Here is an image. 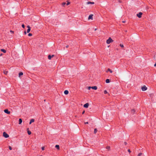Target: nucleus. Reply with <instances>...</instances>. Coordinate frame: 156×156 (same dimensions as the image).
<instances>
[{
	"mask_svg": "<svg viewBox=\"0 0 156 156\" xmlns=\"http://www.w3.org/2000/svg\"><path fill=\"white\" fill-rule=\"evenodd\" d=\"M124 144L125 145H126L127 144V143L126 142H124Z\"/></svg>",
	"mask_w": 156,
	"mask_h": 156,
	"instance_id": "nucleus-42",
	"label": "nucleus"
},
{
	"mask_svg": "<svg viewBox=\"0 0 156 156\" xmlns=\"http://www.w3.org/2000/svg\"><path fill=\"white\" fill-rule=\"evenodd\" d=\"M93 14H90V15L88 17V20H90V19L93 20Z\"/></svg>",
	"mask_w": 156,
	"mask_h": 156,
	"instance_id": "nucleus-6",
	"label": "nucleus"
},
{
	"mask_svg": "<svg viewBox=\"0 0 156 156\" xmlns=\"http://www.w3.org/2000/svg\"><path fill=\"white\" fill-rule=\"evenodd\" d=\"M55 147L56 148H57L58 149H59V145H56L55 146Z\"/></svg>",
	"mask_w": 156,
	"mask_h": 156,
	"instance_id": "nucleus-17",
	"label": "nucleus"
},
{
	"mask_svg": "<svg viewBox=\"0 0 156 156\" xmlns=\"http://www.w3.org/2000/svg\"><path fill=\"white\" fill-rule=\"evenodd\" d=\"M27 133L29 135H30L31 133V132L29 130L27 131Z\"/></svg>",
	"mask_w": 156,
	"mask_h": 156,
	"instance_id": "nucleus-19",
	"label": "nucleus"
},
{
	"mask_svg": "<svg viewBox=\"0 0 156 156\" xmlns=\"http://www.w3.org/2000/svg\"><path fill=\"white\" fill-rule=\"evenodd\" d=\"M91 88L94 90H96L97 89V87L96 86L91 87Z\"/></svg>",
	"mask_w": 156,
	"mask_h": 156,
	"instance_id": "nucleus-9",
	"label": "nucleus"
},
{
	"mask_svg": "<svg viewBox=\"0 0 156 156\" xmlns=\"http://www.w3.org/2000/svg\"><path fill=\"white\" fill-rule=\"evenodd\" d=\"M66 48H68L69 47V46H68V45H67L66 46Z\"/></svg>",
	"mask_w": 156,
	"mask_h": 156,
	"instance_id": "nucleus-37",
	"label": "nucleus"
},
{
	"mask_svg": "<svg viewBox=\"0 0 156 156\" xmlns=\"http://www.w3.org/2000/svg\"><path fill=\"white\" fill-rule=\"evenodd\" d=\"M85 113V111H84L83 112H82V114H84V113Z\"/></svg>",
	"mask_w": 156,
	"mask_h": 156,
	"instance_id": "nucleus-38",
	"label": "nucleus"
},
{
	"mask_svg": "<svg viewBox=\"0 0 156 156\" xmlns=\"http://www.w3.org/2000/svg\"><path fill=\"white\" fill-rule=\"evenodd\" d=\"M32 122H31V121H30V122L29 123L30 124Z\"/></svg>",
	"mask_w": 156,
	"mask_h": 156,
	"instance_id": "nucleus-44",
	"label": "nucleus"
},
{
	"mask_svg": "<svg viewBox=\"0 0 156 156\" xmlns=\"http://www.w3.org/2000/svg\"><path fill=\"white\" fill-rule=\"evenodd\" d=\"M106 83H108L110 82V80L109 79H107L106 80Z\"/></svg>",
	"mask_w": 156,
	"mask_h": 156,
	"instance_id": "nucleus-13",
	"label": "nucleus"
},
{
	"mask_svg": "<svg viewBox=\"0 0 156 156\" xmlns=\"http://www.w3.org/2000/svg\"><path fill=\"white\" fill-rule=\"evenodd\" d=\"M22 27L23 28H24V27H25V25H24L23 24H22Z\"/></svg>",
	"mask_w": 156,
	"mask_h": 156,
	"instance_id": "nucleus-29",
	"label": "nucleus"
},
{
	"mask_svg": "<svg viewBox=\"0 0 156 156\" xmlns=\"http://www.w3.org/2000/svg\"><path fill=\"white\" fill-rule=\"evenodd\" d=\"M85 124H88V122H87L85 123Z\"/></svg>",
	"mask_w": 156,
	"mask_h": 156,
	"instance_id": "nucleus-39",
	"label": "nucleus"
},
{
	"mask_svg": "<svg viewBox=\"0 0 156 156\" xmlns=\"http://www.w3.org/2000/svg\"><path fill=\"white\" fill-rule=\"evenodd\" d=\"M23 73L22 72H20L19 74V76L20 77L21 76L23 75Z\"/></svg>",
	"mask_w": 156,
	"mask_h": 156,
	"instance_id": "nucleus-15",
	"label": "nucleus"
},
{
	"mask_svg": "<svg viewBox=\"0 0 156 156\" xmlns=\"http://www.w3.org/2000/svg\"><path fill=\"white\" fill-rule=\"evenodd\" d=\"M69 4H70V2H67V4H66V5H69Z\"/></svg>",
	"mask_w": 156,
	"mask_h": 156,
	"instance_id": "nucleus-33",
	"label": "nucleus"
},
{
	"mask_svg": "<svg viewBox=\"0 0 156 156\" xmlns=\"http://www.w3.org/2000/svg\"><path fill=\"white\" fill-rule=\"evenodd\" d=\"M122 22L123 23H125V21H122Z\"/></svg>",
	"mask_w": 156,
	"mask_h": 156,
	"instance_id": "nucleus-45",
	"label": "nucleus"
},
{
	"mask_svg": "<svg viewBox=\"0 0 156 156\" xmlns=\"http://www.w3.org/2000/svg\"><path fill=\"white\" fill-rule=\"evenodd\" d=\"M41 149H42V150H44V147H42V148H41Z\"/></svg>",
	"mask_w": 156,
	"mask_h": 156,
	"instance_id": "nucleus-34",
	"label": "nucleus"
},
{
	"mask_svg": "<svg viewBox=\"0 0 156 156\" xmlns=\"http://www.w3.org/2000/svg\"><path fill=\"white\" fill-rule=\"evenodd\" d=\"M97 30V29H95V30Z\"/></svg>",
	"mask_w": 156,
	"mask_h": 156,
	"instance_id": "nucleus-46",
	"label": "nucleus"
},
{
	"mask_svg": "<svg viewBox=\"0 0 156 156\" xmlns=\"http://www.w3.org/2000/svg\"><path fill=\"white\" fill-rule=\"evenodd\" d=\"M24 34H27V32H26V31H25L24 32Z\"/></svg>",
	"mask_w": 156,
	"mask_h": 156,
	"instance_id": "nucleus-36",
	"label": "nucleus"
},
{
	"mask_svg": "<svg viewBox=\"0 0 156 156\" xmlns=\"http://www.w3.org/2000/svg\"><path fill=\"white\" fill-rule=\"evenodd\" d=\"M106 148L108 150V151H109L110 150V147L109 146H107Z\"/></svg>",
	"mask_w": 156,
	"mask_h": 156,
	"instance_id": "nucleus-18",
	"label": "nucleus"
},
{
	"mask_svg": "<svg viewBox=\"0 0 156 156\" xmlns=\"http://www.w3.org/2000/svg\"><path fill=\"white\" fill-rule=\"evenodd\" d=\"M51 55H49L48 56V59H51Z\"/></svg>",
	"mask_w": 156,
	"mask_h": 156,
	"instance_id": "nucleus-20",
	"label": "nucleus"
},
{
	"mask_svg": "<svg viewBox=\"0 0 156 156\" xmlns=\"http://www.w3.org/2000/svg\"><path fill=\"white\" fill-rule=\"evenodd\" d=\"M30 121L32 123L34 121V119H32L30 120Z\"/></svg>",
	"mask_w": 156,
	"mask_h": 156,
	"instance_id": "nucleus-21",
	"label": "nucleus"
},
{
	"mask_svg": "<svg viewBox=\"0 0 156 156\" xmlns=\"http://www.w3.org/2000/svg\"><path fill=\"white\" fill-rule=\"evenodd\" d=\"M91 88V87H88V89L89 90H90Z\"/></svg>",
	"mask_w": 156,
	"mask_h": 156,
	"instance_id": "nucleus-30",
	"label": "nucleus"
},
{
	"mask_svg": "<svg viewBox=\"0 0 156 156\" xmlns=\"http://www.w3.org/2000/svg\"><path fill=\"white\" fill-rule=\"evenodd\" d=\"M3 136L6 138H8L9 137V135L6 132H4L3 133Z\"/></svg>",
	"mask_w": 156,
	"mask_h": 156,
	"instance_id": "nucleus-2",
	"label": "nucleus"
},
{
	"mask_svg": "<svg viewBox=\"0 0 156 156\" xmlns=\"http://www.w3.org/2000/svg\"><path fill=\"white\" fill-rule=\"evenodd\" d=\"M10 32L11 33H13V31H12V30H10Z\"/></svg>",
	"mask_w": 156,
	"mask_h": 156,
	"instance_id": "nucleus-35",
	"label": "nucleus"
},
{
	"mask_svg": "<svg viewBox=\"0 0 156 156\" xmlns=\"http://www.w3.org/2000/svg\"><path fill=\"white\" fill-rule=\"evenodd\" d=\"M97 132V130L96 129H94V133H96Z\"/></svg>",
	"mask_w": 156,
	"mask_h": 156,
	"instance_id": "nucleus-22",
	"label": "nucleus"
},
{
	"mask_svg": "<svg viewBox=\"0 0 156 156\" xmlns=\"http://www.w3.org/2000/svg\"><path fill=\"white\" fill-rule=\"evenodd\" d=\"M147 89V88L145 86H144L142 87V90L143 91H144Z\"/></svg>",
	"mask_w": 156,
	"mask_h": 156,
	"instance_id": "nucleus-3",
	"label": "nucleus"
},
{
	"mask_svg": "<svg viewBox=\"0 0 156 156\" xmlns=\"http://www.w3.org/2000/svg\"><path fill=\"white\" fill-rule=\"evenodd\" d=\"M154 66L156 67V63L154 64Z\"/></svg>",
	"mask_w": 156,
	"mask_h": 156,
	"instance_id": "nucleus-40",
	"label": "nucleus"
},
{
	"mask_svg": "<svg viewBox=\"0 0 156 156\" xmlns=\"http://www.w3.org/2000/svg\"><path fill=\"white\" fill-rule=\"evenodd\" d=\"M108 71H109L111 73H112V71L109 69H108L106 71V72H108Z\"/></svg>",
	"mask_w": 156,
	"mask_h": 156,
	"instance_id": "nucleus-16",
	"label": "nucleus"
},
{
	"mask_svg": "<svg viewBox=\"0 0 156 156\" xmlns=\"http://www.w3.org/2000/svg\"><path fill=\"white\" fill-rule=\"evenodd\" d=\"M4 112L8 114H9L10 113V112L7 109H5L4 110Z\"/></svg>",
	"mask_w": 156,
	"mask_h": 156,
	"instance_id": "nucleus-5",
	"label": "nucleus"
},
{
	"mask_svg": "<svg viewBox=\"0 0 156 156\" xmlns=\"http://www.w3.org/2000/svg\"><path fill=\"white\" fill-rule=\"evenodd\" d=\"M128 151L129 153L130 152V151L129 149Z\"/></svg>",
	"mask_w": 156,
	"mask_h": 156,
	"instance_id": "nucleus-41",
	"label": "nucleus"
},
{
	"mask_svg": "<svg viewBox=\"0 0 156 156\" xmlns=\"http://www.w3.org/2000/svg\"><path fill=\"white\" fill-rule=\"evenodd\" d=\"M142 14V13L141 12H140L138 14H137L136 15L138 17L140 18L141 17Z\"/></svg>",
	"mask_w": 156,
	"mask_h": 156,
	"instance_id": "nucleus-4",
	"label": "nucleus"
},
{
	"mask_svg": "<svg viewBox=\"0 0 156 156\" xmlns=\"http://www.w3.org/2000/svg\"><path fill=\"white\" fill-rule=\"evenodd\" d=\"M142 155V153H139L138 154V156H140L141 155Z\"/></svg>",
	"mask_w": 156,
	"mask_h": 156,
	"instance_id": "nucleus-25",
	"label": "nucleus"
},
{
	"mask_svg": "<svg viewBox=\"0 0 156 156\" xmlns=\"http://www.w3.org/2000/svg\"><path fill=\"white\" fill-rule=\"evenodd\" d=\"M27 27L28 28V29L27 30V32L28 33L30 32V26L29 25L27 26Z\"/></svg>",
	"mask_w": 156,
	"mask_h": 156,
	"instance_id": "nucleus-7",
	"label": "nucleus"
},
{
	"mask_svg": "<svg viewBox=\"0 0 156 156\" xmlns=\"http://www.w3.org/2000/svg\"><path fill=\"white\" fill-rule=\"evenodd\" d=\"M1 51H2L4 53H5L6 52V50L4 49H1Z\"/></svg>",
	"mask_w": 156,
	"mask_h": 156,
	"instance_id": "nucleus-14",
	"label": "nucleus"
},
{
	"mask_svg": "<svg viewBox=\"0 0 156 156\" xmlns=\"http://www.w3.org/2000/svg\"><path fill=\"white\" fill-rule=\"evenodd\" d=\"M120 46L122 47V48H123L124 47V46H123V45L122 44H120Z\"/></svg>",
	"mask_w": 156,
	"mask_h": 156,
	"instance_id": "nucleus-24",
	"label": "nucleus"
},
{
	"mask_svg": "<svg viewBox=\"0 0 156 156\" xmlns=\"http://www.w3.org/2000/svg\"><path fill=\"white\" fill-rule=\"evenodd\" d=\"M89 105V104L88 103H87L84 105L83 107L85 108H87L88 107Z\"/></svg>",
	"mask_w": 156,
	"mask_h": 156,
	"instance_id": "nucleus-8",
	"label": "nucleus"
},
{
	"mask_svg": "<svg viewBox=\"0 0 156 156\" xmlns=\"http://www.w3.org/2000/svg\"><path fill=\"white\" fill-rule=\"evenodd\" d=\"M113 41V40L110 37H109L106 41V43L108 44H109L110 43L112 42Z\"/></svg>",
	"mask_w": 156,
	"mask_h": 156,
	"instance_id": "nucleus-1",
	"label": "nucleus"
},
{
	"mask_svg": "<svg viewBox=\"0 0 156 156\" xmlns=\"http://www.w3.org/2000/svg\"><path fill=\"white\" fill-rule=\"evenodd\" d=\"M66 4V3L65 2H64L62 3V5L63 6H64Z\"/></svg>",
	"mask_w": 156,
	"mask_h": 156,
	"instance_id": "nucleus-26",
	"label": "nucleus"
},
{
	"mask_svg": "<svg viewBox=\"0 0 156 156\" xmlns=\"http://www.w3.org/2000/svg\"><path fill=\"white\" fill-rule=\"evenodd\" d=\"M54 56V55H51V58L53 57Z\"/></svg>",
	"mask_w": 156,
	"mask_h": 156,
	"instance_id": "nucleus-43",
	"label": "nucleus"
},
{
	"mask_svg": "<svg viewBox=\"0 0 156 156\" xmlns=\"http://www.w3.org/2000/svg\"><path fill=\"white\" fill-rule=\"evenodd\" d=\"M7 73H8V72L7 71L4 72V73L5 74H7Z\"/></svg>",
	"mask_w": 156,
	"mask_h": 156,
	"instance_id": "nucleus-32",
	"label": "nucleus"
},
{
	"mask_svg": "<svg viewBox=\"0 0 156 156\" xmlns=\"http://www.w3.org/2000/svg\"><path fill=\"white\" fill-rule=\"evenodd\" d=\"M107 93H108V92H107V90H105L104 91V94H107Z\"/></svg>",
	"mask_w": 156,
	"mask_h": 156,
	"instance_id": "nucleus-23",
	"label": "nucleus"
},
{
	"mask_svg": "<svg viewBox=\"0 0 156 156\" xmlns=\"http://www.w3.org/2000/svg\"><path fill=\"white\" fill-rule=\"evenodd\" d=\"M19 124H20L22 122V119H19Z\"/></svg>",
	"mask_w": 156,
	"mask_h": 156,
	"instance_id": "nucleus-12",
	"label": "nucleus"
},
{
	"mask_svg": "<svg viewBox=\"0 0 156 156\" xmlns=\"http://www.w3.org/2000/svg\"><path fill=\"white\" fill-rule=\"evenodd\" d=\"M94 4V2H87V4Z\"/></svg>",
	"mask_w": 156,
	"mask_h": 156,
	"instance_id": "nucleus-11",
	"label": "nucleus"
},
{
	"mask_svg": "<svg viewBox=\"0 0 156 156\" xmlns=\"http://www.w3.org/2000/svg\"><path fill=\"white\" fill-rule=\"evenodd\" d=\"M64 93L65 94L67 95L68 94L69 91L67 90H65L64 92Z\"/></svg>",
	"mask_w": 156,
	"mask_h": 156,
	"instance_id": "nucleus-10",
	"label": "nucleus"
},
{
	"mask_svg": "<svg viewBox=\"0 0 156 156\" xmlns=\"http://www.w3.org/2000/svg\"><path fill=\"white\" fill-rule=\"evenodd\" d=\"M9 149L10 150H12V147L11 146H9Z\"/></svg>",
	"mask_w": 156,
	"mask_h": 156,
	"instance_id": "nucleus-28",
	"label": "nucleus"
},
{
	"mask_svg": "<svg viewBox=\"0 0 156 156\" xmlns=\"http://www.w3.org/2000/svg\"><path fill=\"white\" fill-rule=\"evenodd\" d=\"M32 34L31 33H29L28 34V36H32Z\"/></svg>",
	"mask_w": 156,
	"mask_h": 156,
	"instance_id": "nucleus-27",
	"label": "nucleus"
},
{
	"mask_svg": "<svg viewBox=\"0 0 156 156\" xmlns=\"http://www.w3.org/2000/svg\"><path fill=\"white\" fill-rule=\"evenodd\" d=\"M132 113H134L135 112V111L134 110H132Z\"/></svg>",
	"mask_w": 156,
	"mask_h": 156,
	"instance_id": "nucleus-31",
	"label": "nucleus"
}]
</instances>
